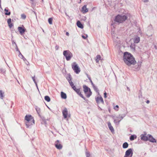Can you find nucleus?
Masks as SVG:
<instances>
[{
    "label": "nucleus",
    "instance_id": "obj_1",
    "mask_svg": "<svg viewBox=\"0 0 157 157\" xmlns=\"http://www.w3.org/2000/svg\"><path fill=\"white\" fill-rule=\"evenodd\" d=\"M123 60L124 63L129 66L132 64L134 65L136 63L132 55L127 52L124 53Z\"/></svg>",
    "mask_w": 157,
    "mask_h": 157
},
{
    "label": "nucleus",
    "instance_id": "obj_2",
    "mask_svg": "<svg viewBox=\"0 0 157 157\" xmlns=\"http://www.w3.org/2000/svg\"><path fill=\"white\" fill-rule=\"evenodd\" d=\"M127 19V17L125 15L122 14H119L116 16L114 19V23L111 24L113 27L115 28V23L117 22L119 24L122 23L124 21Z\"/></svg>",
    "mask_w": 157,
    "mask_h": 157
},
{
    "label": "nucleus",
    "instance_id": "obj_3",
    "mask_svg": "<svg viewBox=\"0 0 157 157\" xmlns=\"http://www.w3.org/2000/svg\"><path fill=\"white\" fill-rule=\"evenodd\" d=\"M25 119L26 121L25 122L27 128H29L30 126L34 124V120L33 117L31 115H26Z\"/></svg>",
    "mask_w": 157,
    "mask_h": 157
},
{
    "label": "nucleus",
    "instance_id": "obj_4",
    "mask_svg": "<svg viewBox=\"0 0 157 157\" xmlns=\"http://www.w3.org/2000/svg\"><path fill=\"white\" fill-rule=\"evenodd\" d=\"M63 54L67 61L70 60L73 56L72 54L68 50L64 51Z\"/></svg>",
    "mask_w": 157,
    "mask_h": 157
},
{
    "label": "nucleus",
    "instance_id": "obj_5",
    "mask_svg": "<svg viewBox=\"0 0 157 157\" xmlns=\"http://www.w3.org/2000/svg\"><path fill=\"white\" fill-rule=\"evenodd\" d=\"M83 91L87 98H89L92 94L90 89L86 85L83 86Z\"/></svg>",
    "mask_w": 157,
    "mask_h": 157
},
{
    "label": "nucleus",
    "instance_id": "obj_6",
    "mask_svg": "<svg viewBox=\"0 0 157 157\" xmlns=\"http://www.w3.org/2000/svg\"><path fill=\"white\" fill-rule=\"evenodd\" d=\"M71 66L72 69L76 73L78 74L80 71V68L75 62L72 63Z\"/></svg>",
    "mask_w": 157,
    "mask_h": 157
},
{
    "label": "nucleus",
    "instance_id": "obj_7",
    "mask_svg": "<svg viewBox=\"0 0 157 157\" xmlns=\"http://www.w3.org/2000/svg\"><path fill=\"white\" fill-rule=\"evenodd\" d=\"M133 154V149L129 148L126 151L124 157H132Z\"/></svg>",
    "mask_w": 157,
    "mask_h": 157
},
{
    "label": "nucleus",
    "instance_id": "obj_8",
    "mask_svg": "<svg viewBox=\"0 0 157 157\" xmlns=\"http://www.w3.org/2000/svg\"><path fill=\"white\" fill-rule=\"evenodd\" d=\"M72 88L81 97L83 98L85 100H86V98H84L82 94H81L79 89H76L75 86L72 87Z\"/></svg>",
    "mask_w": 157,
    "mask_h": 157
},
{
    "label": "nucleus",
    "instance_id": "obj_9",
    "mask_svg": "<svg viewBox=\"0 0 157 157\" xmlns=\"http://www.w3.org/2000/svg\"><path fill=\"white\" fill-rule=\"evenodd\" d=\"M147 133L145 132H144V134H142L141 135L140 137L141 139L142 140L144 141H147L148 140V137L146 136Z\"/></svg>",
    "mask_w": 157,
    "mask_h": 157
},
{
    "label": "nucleus",
    "instance_id": "obj_10",
    "mask_svg": "<svg viewBox=\"0 0 157 157\" xmlns=\"http://www.w3.org/2000/svg\"><path fill=\"white\" fill-rule=\"evenodd\" d=\"M55 146L58 149H61L63 147V146L61 144L59 141L58 140L56 141L55 143Z\"/></svg>",
    "mask_w": 157,
    "mask_h": 157
},
{
    "label": "nucleus",
    "instance_id": "obj_11",
    "mask_svg": "<svg viewBox=\"0 0 157 157\" xmlns=\"http://www.w3.org/2000/svg\"><path fill=\"white\" fill-rule=\"evenodd\" d=\"M114 119V123L117 125H118L120 122L121 121L120 117L119 116L114 117L113 118Z\"/></svg>",
    "mask_w": 157,
    "mask_h": 157
},
{
    "label": "nucleus",
    "instance_id": "obj_12",
    "mask_svg": "<svg viewBox=\"0 0 157 157\" xmlns=\"http://www.w3.org/2000/svg\"><path fill=\"white\" fill-rule=\"evenodd\" d=\"M17 29L21 35L23 34L26 30V29L24 27H18Z\"/></svg>",
    "mask_w": 157,
    "mask_h": 157
},
{
    "label": "nucleus",
    "instance_id": "obj_13",
    "mask_svg": "<svg viewBox=\"0 0 157 157\" xmlns=\"http://www.w3.org/2000/svg\"><path fill=\"white\" fill-rule=\"evenodd\" d=\"M63 116L65 119L67 117L68 111L66 108H65L62 111Z\"/></svg>",
    "mask_w": 157,
    "mask_h": 157
},
{
    "label": "nucleus",
    "instance_id": "obj_14",
    "mask_svg": "<svg viewBox=\"0 0 157 157\" xmlns=\"http://www.w3.org/2000/svg\"><path fill=\"white\" fill-rule=\"evenodd\" d=\"M147 136H148V140L152 143H156V140L154 139L151 135L148 134Z\"/></svg>",
    "mask_w": 157,
    "mask_h": 157
},
{
    "label": "nucleus",
    "instance_id": "obj_15",
    "mask_svg": "<svg viewBox=\"0 0 157 157\" xmlns=\"http://www.w3.org/2000/svg\"><path fill=\"white\" fill-rule=\"evenodd\" d=\"M96 100L97 103L101 102L102 104L104 103V102L102 98L101 97H98L96 98Z\"/></svg>",
    "mask_w": 157,
    "mask_h": 157
},
{
    "label": "nucleus",
    "instance_id": "obj_16",
    "mask_svg": "<svg viewBox=\"0 0 157 157\" xmlns=\"http://www.w3.org/2000/svg\"><path fill=\"white\" fill-rule=\"evenodd\" d=\"M88 9L86 8V5L84 6L82 8V11L83 13H86L88 11Z\"/></svg>",
    "mask_w": 157,
    "mask_h": 157
},
{
    "label": "nucleus",
    "instance_id": "obj_17",
    "mask_svg": "<svg viewBox=\"0 0 157 157\" xmlns=\"http://www.w3.org/2000/svg\"><path fill=\"white\" fill-rule=\"evenodd\" d=\"M108 127L112 132H113L114 131V130L113 127L112 126L110 122H109L108 123Z\"/></svg>",
    "mask_w": 157,
    "mask_h": 157
},
{
    "label": "nucleus",
    "instance_id": "obj_18",
    "mask_svg": "<svg viewBox=\"0 0 157 157\" xmlns=\"http://www.w3.org/2000/svg\"><path fill=\"white\" fill-rule=\"evenodd\" d=\"M77 25L78 27L82 29L83 28V25L81 24L79 21H78L77 22Z\"/></svg>",
    "mask_w": 157,
    "mask_h": 157
},
{
    "label": "nucleus",
    "instance_id": "obj_19",
    "mask_svg": "<svg viewBox=\"0 0 157 157\" xmlns=\"http://www.w3.org/2000/svg\"><path fill=\"white\" fill-rule=\"evenodd\" d=\"M61 97L62 98L66 99L67 98V95L66 94L63 92H61Z\"/></svg>",
    "mask_w": 157,
    "mask_h": 157
},
{
    "label": "nucleus",
    "instance_id": "obj_20",
    "mask_svg": "<svg viewBox=\"0 0 157 157\" xmlns=\"http://www.w3.org/2000/svg\"><path fill=\"white\" fill-rule=\"evenodd\" d=\"M35 109H36V110L37 112V114H38V115L39 116H40V108H39V107H38L37 106H36Z\"/></svg>",
    "mask_w": 157,
    "mask_h": 157
},
{
    "label": "nucleus",
    "instance_id": "obj_21",
    "mask_svg": "<svg viewBox=\"0 0 157 157\" xmlns=\"http://www.w3.org/2000/svg\"><path fill=\"white\" fill-rule=\"evenodd\" d=\"M140 41V39L139 37L135 38L134 39V42L135 43H138Z\"/></svg>",
    "mask_w": 157,
    "mask_h": 157
},
{
    "label": "nucleus",
    "instance_id": "obj_22",
    "mask_svg": "<svg viewBox=\"0 0 157 157\" xmlns=\"http://www.w3.org/2000/svg\"><path fill=\"white\" fill-rule=\"evenodd\" d=\"M128 146V144L127 142H125L123 144L122 147L123 148H126Z\"/></svg>",
    "mask_w": 157,
    "mask_h": 157
},
{
    "label": "nucleus",
    "instance_id": "obj_23",
    "mask_svg": "<svg viewBox=\"0 0 157 157\" xmlns=\"http://www.w3.org/2000/svg\"><path fill=\"white\" fill-rule=\"evenodd\" d=\"M136 136L135 135H132L130 137V140L131 141L135 139L136 138Z\"/></svg>",
    "mask_w": 157,
    "mask_h": 157
},
{
    "label": "nucleus",
    "instance_id": "obj_24",
    "mask_svg": "<svg viewBox=\"0 0 157 157\" xmlns=\"http://www.w3.org/2000/svg\"><path fill=\"white\" fill-rule=\"evenodd\" d=\"M4 11H5V14L6 15H9L10 14V12L8 10L6 9V8L5 9Z\"/></svg>",
    "mask_w": 157,
    "mask_h": 157
},
{
    "label": "nucleus",
    "instance_id": "obj_25",
    "mask_svg": "<svg viewBox=\"0 0 157 157\" xmlns=\"http://www.w3.org/2000/svg\"><path fill=\"white\" fill-rule=\"evenodd\" d=\"M4 93L3 92L2 90H0V98L2 99H3L4 97Z\"/></svg>",
    "mask_w": 157,
    "mask_h": 157
},
{
    "label": "nucleus",
    "instance_id": "obj_26",
    "mask_svg": "<svg viewBox=\"0 0 157 157\" xmlns=\"http://www.w3.org/2000/svg\"><path fill=\"white\" fill-rule=\"evenodd\" d=\"M101 56L99 55H98L96 56V63L98 62L99 60H100V58H101Z\"/></svg>",
    "mask_w": 157,
    "mask_h": 157
},
{
    "label": "nucleus",
    "instance_id": "obj_27",
    "mask_svg": "<svg viewBox=\"0 0 157 157\" xmlns=\"http://www.w3.org/2000/svg\"><path fill=\"white\" fill-rule=\"evenodd\" d=\"M141 62L140 63H139L135 66L136 67H135L136 69V70H139L140 69L141 66Z\"/></svg>",
    "mask_w": 157,
    "mask_h": 157
},
{
    "label": "nucleus",
    "instance_id": "obj_28",
    "mask_svg": "<svg viewBox=\"0 0 157 157\" xmlns=\"http://www.w3.org/2000/svg\"><path fill=\"white\" fill-rule=\"evenodd\" d=\"M44 99L48 102H49L50 101V97L48 96H45Z\"/></svg>",
    "mask_w": 157,
    "mask_h": 157
},
{
    "label": "nucleus",
    "instance_id": "obj_29",
    "mask_svg": "<svg viewBox=\"0 0 157 157\" xmlns=\"http://www.w3.org/2000/svg\"><path fill=\"white\" fill-rule=\"evenodd\" d=\"M126 116L125 114H119V117H120V120L121 121L123 119L124 117Z\"/></svg>",
    "mask_w": 157,
    "mask_h": 157
},
{
    "label": "nucleus",
    "instance_id": "obj_30",
    "mask_svg": "<svg viewBox=\"0 0 157 157\" xmlns=\"http://www.w3.org/2000/svg\"><path fill=\"white\" fill-rule=\"evenodd\" d=\"M0 71L3 74H4L6 73V70L2 68H0Z\"/></svg>",
    "mask_w": 157,
    "mask_h": 157
},
{
    "label": "nucleus",
    "instance_id": "obj_31",
    "mask_svg": "<svg viewBox=\"0 0 157 157\" xmlns=\"http://www.w3.org/2000/svg\"><path fill=\"white\" fill-rule=\"evenodd\" d=\"M93 88L94 89V90L95 91H96V92H98V91H99V90L97 88V87L96 86H95L94 85L93 86Z\"/></svg>",
    "mask_w": 157,
    "mask_h": 157
},
{
    "label": "nucleus",
    "instance_id": "obj_32",
    "mask_svg": "<svg viewBox=\"0 0 157 157\" xmlns=\"http://www.w3.org/2000/svg\"><path fill=\"white\" fill-rule=\"evenodd\" d=\"M71 78H72L71 77V76L70 75H69L68 77H67V80L68 81V82L69 81H71Z\"/></svg>",
    "mask_w": 157,
    "mask_h": 157
},
{
    "label": "nucleus",
    "instance_id": "obj_33",
    "mask_svg": "<svg viewBox=\"0 0 157 157\" xmlns=\"http://www.w3.org/2000/svg\"><path fill=\"white\" fill-rule=\"evenodd\" d=\"M52 18H50L48 19V23L50 25H52Z\"/></svg>",
    "mask_w": 157,
    "mask_h": 157
},
{
    "label": "nucleus",
    "instance_id": "obj_34",
    "mask_svg": "<svg viewBox=\"0 0 157 157\" xmlns=\"http://www.w3.org/2000/svg\"><path fill=\"white\" fill-rule=\"evenodd\" d=\"M19 54L18 55L19 56L21 59H24V57L21 54V53L20 52V51H19Z\"/></svg>",
    "mask_w": 157,
    "mask_h": 157
},
{
    "label": "nucleus",
    "instance_id": "obj_35",
    "mask_svg": "<svg viewBox=\"0 0 157 157\" xmlns=\"http://www.w3.org/2000/svg\"><path fill=\"white\" fill-rule=\"evenodd\" d=\"M86 157H91V155L90 154L89 152H86Z\"/></svg>",
    "mask_w": 157,
    "mask_h": 157
},
{
    "label": "nucleus",
    "instance_id": "obj_36",
    "mask_svg": "<svg viewBox=\"0 0 157 157\" xmlns=\"http://www.w3.org/2000/svg\"><path fill=\"white\" fill-rule=\"evenodd\" d=\"M21 18L22 19H25L26 17V15L25 14H22L21 15Z\"/></svg>",
    "mask_w": 157,
    "mask_h": 157
},
{
    "label": "nucleus",
    "instance_id": "obj_37",
    "mask_svg": "<svg viewBox=\"0 0 157 157\" xmlns=\"http://www.w3.org/2000/svg\"><path fill=\"white\" fill-rule=\"evenodd\" d=\"M69 84H70V86H71V87L72 88V87L75 86L74 85V84H73V82L71 81V80L70 81H69Z\"/></svg>",
    "mask_w": 157,
    "mask_h": 157
},
{
    "label": "nucleus",
    "instance_id": "obj_38",
    "mask_svg": "<svg viewBox=\"0 0 157 157\" xmlns=\"http://www.w3.org/2000/svg\"><path fill=\"white\" fill-rule=\"evenodd\" d=\"M11 18H9L7 20V23L8 24H9L10 23H11Z\"/></svg>",
    "mask_w": 157,
    "mask_h": 157
},
{
    "label": "nucleus",
    "instance_id": "obj_39",
    "mask_svg": "<svg viewBox=\"0 0 157 157\" xmlns=\"http://www.w3.org/2000/svg\"><path fill=\"white\" fill-rule=\"evenodd\" d=\"M118 108L119 106L118 105H116L115 106L114 108L115 110L118 111Z\"/></svg>",
    "mask_w": 157,
    "mask_h": 157
},
{
    "label": "nucleus",
    "instance_id": "obj_40",
    "mask_svg": "<svg viewBox=\"0 0 157 157\" xmlns=\"http://www.w3.org/2000/svg\"><path fill=\"white\" fill-rule=\"evenodd\" d=\"M112 36L113 37V38L114 39V42H116V41H117V40H115L114 38H115V36L114 35V33H112Z\"/></svg>",
    "mask_w": 157,
    "mask_h": 157
},
{
    "label": "nucleus",
    "instance_id": "obj_41",
    "mask_svg": "<svg viewBox=\"0 0 157 157\" xmlns=\"http://www.w3.org/2000/svg\"><path fill=\"white\" fill-rule=\"evenodd\" d=\"M87 37H88V36H87V35H86V36H84V35H82V38H83L84 39H86V38Z\"/></svg>",
    "mask_w": 157,
    "mask_h": 157
},
{
    "label": "nucleus",
    "instance_id": "obj_42",
    "mask_svg": "<svg viewBox=\"0 0 157 157\" xmlns=\"http://www.w3.org/2000/svg\"><path fill=\"white\" fill-rule=\"evenodd\" d=\"M32 78L34 82L36 83V82L35 80V76H34V77H32Z\"/></svg>",
    "mask_w": 157,
    "mask_h": 157
},
{
    "label": "nucleus",
    "instance_id": "obj_43",
    "mask_svg": "<svg viewBox=\"0 0 157 157\" xmlns=\"http://www.w3.org/2000/svg\"><path fill=\"white\" fill-rule=\"evenodd\" d=\"M8 25L10 28H11L13 26V25L11 23H10V24H8Z\"/></svg>",
    "mask_w": 157,
    "mask_h": 157
},
{
    "label": "nucleus",
    "instance_id": "obj_44",
    "mask_svg": "<svg viewBox=\"0 0 157 157\" xmlns=\"http://www.w3.org/2000/svg\"><path fill=\"white\" fill-rule=\"evenodd\" d=\"M59 48V46L58 45H56L55 47V49L56 50H58Z\"/></svg>",
    "mask_w": 157,
    "mask_h": 157
},
{
    "label": "nucleus",
    "instance_id": "obj_45",
    "mask_svg": "<svg viewBox=\"0 0 157 157\" xmlns=\"http://www.w3.org/2000/svg\"><path fill=\"white\" fill-rule=\"evenodd\" d=\"M107 93L106 92H105L104 93V97L105 98H106L107 97Z\"/></svg>",
    "mask_w": 157,
    "mask_h": 157
},
{
    "label": "nucleus",
    "instance_id": "obj_46",
    "mask_svg": "<svg viewBox=\"0 0 157 157\" xmlns=\"http://www.w3.org/2000/svg\"><path fill=\"white\" fill-rule=\"evenodd\" d=\"M16 50L18 52H19V50L18 49V48H17V46L16 44Z\"/></svg>",
    "mask_w": 157,
    "mask_h": 157
},
{
    "label": "nucleus",
    "instance_id": "obj_47",
    "mask_svg": "<svg viewBox=\"0 0 157 157\" xmlns=\"http://www.w3.org/2000/svg\"><path fill=\"white\" fill-rule=\"evenodd\" d=\"M90 82H91V84H92V86H93L94 85L93 84L92 80H91L90 81Z\"/></svg>",
    "mask_w": 157,
    "mask_h": 157
},
{
    "label": "nucleus",
    "instance_id": "obj_48",
    "mask_svg": "<svg viewBox=\"0 0 157 157\" xmlns=\"http://www.w3.org/2000/svg\"><path fill=\"white\" fill-rule=\"evenodd\" d=\"M150 102V101L149 100H147L146 101V103L147 104H149Z\"/></svg>",
    "mask_w": 157,
    "mask_h": 157
},
{
    "label": "nucleus",
    "instance_id": "obj_49",
    "mask_svg": "<svg viewBox=\"0 0 157 157\" xmlns=\"http://www.w3.org/2000/svg\"><path fill=\"white\" fill-rule=\"evenodd\" d=\"M66 35L67 36H69V33L68 32H67L66 33Z\"/></svg>",
    "mask_w": 157,
    "mask_h": 157
},
{
    "label": "nucleus",
    "instance_id": "obj_50",
    "mask_svg": "<svg viewBox=\"0 0 157 157\" xmlns=\"http://www.w3.org/2000/svg\"><path fill=\"white\" fill-rule=\"evenodd\" d=\"M12 44H14L15 45L16 44L15 42L14 41H12Z\"/></svg>",
    "mask_w": 157,
    "mask_h": 157
},
{
    "label": "nucleus",
    "instance_id": "obj_51",
    "mask_svg": "<svg viewBox=\"0 0 157 157\" xmlns=\"http://www.w3.org/2000/svg\"><path fill=\"white\" fill-rule=\"evenodd\" d=\"M154 48L155 49H157V47L156 45H155Z\"/></svg>",
    "mask_w": 157,
    "mask_h": 157
},
{
    "label": "nucleus",
    "instance_id": "obj_52",
    "mask_svg": "<svg viewBox=\"0 0 157 157\" xmlns=\"http://www.w3.org/2000/svg\"><path fill=\"white\" fill-rule=\"evenodd\" d=\"M88 78L90 81L91 80V78L90 77H88Z\"/></svg>",
    "mask_w": 157,
    "mask_h": 157
},
{
    "label": "nucleus",
    "instance_id": "obj_53",
    "mask_svg": "<svg viewBox=\"0 0 157 157\" xmlns=\"http://www.w3.org/2000/svg\"><path fill=\"white\" fill-rule=\"evenodd\" d=\"M86 76H87V77L88 78V77H90V76H89V75H88V74H86Z\"/></svg>",
    "mask_w": 157,
    "mask_h": 157
},
{
    "label": "nucleus",
    "instance_id": "obj_54",
    "mask_svg": "<svg viewBox=\"0 0 157 157\" xmlns=\"http://www.w3.org/2000/svg\"><path fill=\"white\" fill-rule=\"evenodd\" d=\"M36 86V87H37V83L36 82V83H35Z\"/></svg>",
    "mask_w": 157,
    "mask_h": 157
},
{
    "label": "nucleus",
    "instance_id": "obj_55",
    "mask_svg": "<svg viewBox=\"0 0 157 157\" xmlns=\"http://www.w3.org/2000/svg\"><path fill=\"white\" fill-rule=\"evenodd\" d=\"M24 61H25L26 60V59L24 57V59H22Z\"/></svg>",
    "mask_w": 157,
    "mask_h": 157
},
{
    "label": "nucleus",
    "instance_id": "obj_56",
    "mask_svg": "<svg viewBox=\"0 0 157 157\" xmlns=\"http://www.w3.org/2000/svg\"><path fill=\"white\" fill-rule=\"evenodd\" d=\"M127 89L129 91L130 90V89L128 87H127Z\"/></svg>",
    "mask_w": 157,
    "mask_h": 157
},
{
    "label": "nucleus",
    "instance_id": "obj_57",
    "mask_svg": "<svg viewBox=\"0 0 157 157\" xmlns=\"http://www.w3.org/2000/svg\"><path fill=\"white\" fill-rule=\"evenodd\" d=\"M65 14H66V15L67 16H68V17H69V16L67 14V13H65Z\"/></svg>",
    "mask_w": 157,
    "mask_h": 157
},
{
    "label": "nucleus",
    "instance_id": "obj_58",
    "mask_svg": "<svg viewBox=\"0 0 157 157\" xmlns=\"http://www.w3.org/2000/svg\"><path fill=\"white\" fill-rule=\"evenodd\" d=\"M0 8H1V3H0Z\"/></svg>",
    "mask_w": 157,
    "mask_h": 157
},
{
    "label": "nucleus",
    "instance_id": "obj_59",
    "mask_svg": "<svg viewBox=\"0 0 157 157\" xmlns=\"http://www.w3.org/2000/svg\"><path fill=\"white\" fill-rule=\"evenodd\" d=\"M31 2H33V0H30Z\"/></svg>",
    "mask_w": 157,
    "mask_h": 157
},
{
    "label": "nucleus",
    "instance_id": "obj_60",
    "mask_svg": "<svg viewBox=\"0 0 157 157\" xmlns=\"http://www.w3.org/2000/svg\"><path fill=\"white\" fill-rule=\"evenodd\" d=\"M118 38V37H116V38Z\"/></svg>",
    "mask_w": 157,
    "mask_h": 157
},
{
    "label": "nucleus",
    "instance_id": "obj_61",
    "mask_svg": "<svg viewBox=\"0 0 157 157\" xmlns=\"http://www.w3.org/2000/svg\"><path fill=\"white\" fill-rule=\"evenodd\" d=\"M37 87V88L38 89V86H37V87Z\"/></svg>",
    "mask_w": 157,
    "mask_h": 157
},
{
    "label": "nucleus",
    "instance_id": "obj_62",
    "mask_svg": "<svg viewBox=\"0 0 157 157\" xmlns=\"http://www.w3.org/2000/svg\"><path fill=\"white\" fill-rule=\"evenodd\" d=\"M42 0V1H43V0Z\"/></svg>",
    "mask_w": 157,
    "mask_h": 157
},
{
    "label": "nucleus",
    "instance_id": "obj_63",
    "mask_svg": "<svg viewBox=\"0 0 157 157\" xmlns=\"http://www.w3.org/2000/svg\"><path fill=\"white\" fill-rule=\"evenodd\" d=\"M80 1H81V0H80Z\"/></svg>",
    "mask_w": 157,
    "mask_h": 157
}]
</instances>
